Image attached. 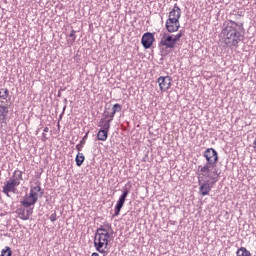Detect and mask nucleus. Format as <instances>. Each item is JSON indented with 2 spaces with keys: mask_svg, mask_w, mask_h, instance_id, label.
<instances>
[{
  "mask_svg": "<svg viewBox=\"0 0 256 256\" xmlns=\"http://www.w3.org/2000/svg\"><path fill=\"white\" fill-rule=\"evenodd\" d=\"M243 23L227 20L223 23L221 35L227 47H239V43L245 39Z\"/></svg>",
  "mask_w": 256,
  "mask_h": 256,
  "instance_id": "f257e3e1",
  "label": "nucleus"
},
{
  "mask_svg": "<svg viewBox=\"0 0 256 256\" xmlns=\"http://www.w3.org/2000/svg\"><path fill=\"white\" fill-rule=\"evenodd\" d=\"M203 157L206 159V163L198 166V171L200 173L221 175V172H219L217 168V163H219V153L217 150H215V148H207L203 153Z\"/></svg>",
  "mask_w": 256,
  "mask_h": 256,
  "instance_id": "f03ea898",
  "label": "nucleus"
},
{
  "mask_svg": "<svg viewBox=\"0 0 256 256\" xmlns=\"http://www.w3.org/2000/svg\"><path fill=\"white\" fill-rule=\"evenodd\" d=\"M198 175V185H199V193L203 197L209 195L211 193V185H214L219 181V175L211 174L207 172L200 173L197 172Z\"/></svg>",
  "mask_w": 256,
  "mask_h": 256,
  "instance_id": "7ed1b4c3",
  "label": "nucleus"
},
{
  "mask_svg": "<svg viewBox=\"0 0 256 256\" xmlns=\"http://www.w3.org/2000/svg\"><path fill=\"white\" fill-rule=\"evenodd\" d=\"M43 195H45V190L41 188V182H37L36 186L30 187L29 195H26L20 203L24 209L35 207V204Z\"/></svg>",
  "mask_w": 256,
  "mask_h": 256,
  "instance_id": "20e7f679",
  "label": "nucleus"
},
{
  "mask_svg": "<svg viewBox=\"0 0 256 256\" xmlns=\"http://www.w3.org/2000/svg\"><path fill=\"white\" fill-rule=\"evenodd\" d=\"M185 35V30H180L177 35L164 32L159 42V47H166V49H175V45L181 41V37Z\"/></svg>",
  "mask_w": 256,
  "mask_h": 256,
  "instance_id": "39448f33",
  "label": "nucleus"
},
{
  "mask_svg": "<svg viewBox=\"0 0 256 256\" xmlns=\"http://www.w3.org/2000/svg\"><path fill=\"white\" fill-rule=\"evenodd\" d=\"M111 238L110 233L95 234L94 236V247L98 253H107L106 249H109V239Z\"/></svg>",
  "mask_w": 256,
  "mask_h": 256,
  "instance_id": "423d86ee",
  "label": "nucleus"
},
{
  "mask_svg": "<svg viewBox=\"0 0 256 256\" xmlns=\"http://www.w3.org/2000/svg\"><path fill=\"white\" fill-rule=\"evenodd\" d=\"M129 196V188H124L123 193L119 197L115 209H114V217H117L121 213V209H123V206L125 205V201H127V197Z\"/></svg>",
  "mask_w": 256,
  "mask_h": 256,
  "instance_id": "0eeeda50",
  "label": "nucleus"
},
{
  "mask_svg": "<svg viewBox=\"0 0 256 256\" xmlns=\"http://www.w3.org/2000/svg\"><path fill=\"white\" fill-rule=\"evenodd\" d=\"M17 187H19V184L15 182V180H12L10 178L8 181L4 183L2 193H4V195H7V197H10L9 193H16Z\"/></svg>",
  "mask_w": 256,
  "mask_h": 256,
  "instance_id": "6e6552de",
  "label": "nucleus"
},
{
  "mask_svg": "<svg viewBox=\"0 0 256 256\" xmlns=\"http://www.w3.org/2000/svg\"><path fill=\"white\" fill-rule=\"evenodd\" d=\"M155 43V35L151 32H146L142 35L141 44L144 49H151Z\"/></svg>",
  "mask_w": 256,
  "mask_h": 256,
  "instance_id": "1a4fd4ad",
  "label": "nucleus"
},
{
  "mask_svg": "<svg viewBox=\"0 0 256 256\" xmlns=\"http://www.w3.org/2000/svg\"><path fill=\"white\" fill-rule=\"evenodd\" d=\"M171 77L170 76H160L157 80V83L159 84L160 91H169L171 89Z\"/></svg>",
  "mask_w": 256,
  "mask_h": 256,
  "instance_id": "9d476101",
  "label": "nucleus"
},
{
  "mask_svg": "<svg viewBox=\"0 0 256 256\" xmlns=\"http://www.w3.org/2000/svg\"><path fill=\"white\" fill-rule=\"evenodd\" d=\"M165 27L168 33H177L181 29V23L177 20H166Z\"/></svg>",
  "mask_w": 256,
  "mask_h": 256,
  "instance_id": "9b49d317",
  "label": "nucleus"
},
{
  "mask_svg": "<svg viewBox=\"0 0 256 256\" xmlns=\"http://www.w3.org/2000/svg\"><path fill=\"white\" fill-rule=\"evenodd\" d=\"M181 19V8L177 6V4L174 5L173 9L170 11L168 16V21H179Z\"/></svg>",
  "mask_w": 256,
  "mask_h": 256,
  "instance_id": "f8f14e48",
  "label": "nucleus"
},
{
  "mask_svg": "<svg viewBox=\"0 0 256 256\" xmlns=\"http://www.w3.org/2000/svg\"><path fill=\"white\" fill-rule=\"evenodd\" d=\"M5 101L0 100V123H5V119H7V115H9V106L3 105Z\"/></svg>",
  "mask_w": 256,
  "mask_h": 256,
  "instance_id": "ddd939ff",
  "label": "nucleus"
},
{
  "mask_svg": "<svg viewBox=\"0 0 256 256\" xmlns=\"http://www.w3.org/2000/svg\"><path fill=\"white\" fill-rule=\"evenodd\" d=\"M109 231H113V227L111 226V223H106L97 228L95 235H105V233H109Z\"/></svg>",
  "mask_w": 256,
  "mask_h": 256,
  "instance_id": "4468645a",
  "label": "nucleus"
},
{
  "mask_svg": "<svg viewBox=\"0 0 256 256\" xmlns=\"http://www.w3.org/2000/svg\"><path fill=\"white\" fill-rule=\"evenodd\" d=\"M10 179L15 181L16 184L21 185V181H23V171L19 169L15 170Z\"/></svg>",
  "mask_w": 256,
  "mask_h": 256,
  "instance_id": "2eb2a0df",
  "label": "nucleus"
},
{
  "mask_svg": "<svg viewBox=\"0 0 256 256\" xmlns=\"http://www.w3.org/2000/svg\"><path fill=\"white\" fill-rule=\"evenodd\" d=\"M108 137H109V132L105 130H99L97 133L98 141H107Z\"/></svg>",
  "mask_w": 256,
  "mask_h": 256,
  "instance_id": "dca6fc26",
  "label": "nucleus"
},
{
  "mask_svg": "<svg viewBox=\"0 0 256 256\" xmlns=\"http://www.w3.org/2000/svg\"><path fill=\"white\" fill-rule=\"evenodd\" d=\"M75 161H76L77 167H81V165L85 163V156L83 155V153L78 152L76 155Z\"/></svg>",
  "mask_w": 256,
  "mask_h": 256,
  "instance_id": "f3484780",
  "label": "nucleus"
},
{
  "mask_svg": "<svg viewBox=\"0 0 256 256\" xmlns=\"http://www.w3.org/2000/svg\"><path fill=\"white\" fill-rule=\"evenodd\" d=\"M17 215H19L20 219H22V221H28L29 220V215L25 214V209L23 208H18L16 210Z\"/></svg>",
  "mask_w": 256,
  "mask_h": 256,
  "instance_id": "a211bd4d",
  "label": "nucleus"
},
{
  "mask_svg": "<svg viewBox=\"0 0 256 256\" xmlns=\"http://www.w3.org/2000/svg\"><path fill=\"white\" fill-rule=\"evenodd\" d=\"M236 256H251V252L249 250H247V248H245V247H240L236 251Z\"/></svg>",
  "mask_w": 256,
  "mask_h": 256,
  "instance_id": "6ab92c4d",
  "label": "nucleus"
},
{
  "mask_svg": "<svg viewBox=\"0 0 256 256\" xmlns=\"http://www.w3.org/2000/svg\"><path fill=\"white\" fill-rule=\"evenodd\" d=\"M7 97H9V89L1 88L0 89V101H7Z\"/></svg>",
  "mask_w": 256,
  "mask_h": 256,
  "instance_id": "aec40b11",
  "label": "nucleus"
},
{
  "mask_svg": "<svg viewBox=\"0 0 256 256\" xmlns=\"http://www.w3.org/2000/svg\"><path fill=\"white\" fill-rule=\"evenodd\" d=\"M122 109L123 108H122V106L119 103L114 104L113 107H112L111 119H114L115 113H120V111Z\"/></svg>",
  "mask_w": 256,
  "mask_h": 256,
  "instance_id": "412c9836",
  "label": "nucleus"
},
{
  "mask_svg": "<svg viewBox=\"0 0 256 256\" xmlns=\"http://www.w3.org/2000/svg\"><path fill=\"white\" fill-rule=\"evenodd\" d=\"M12 255H13V251L11 250V247L6 246L4 249H2L0 256H12Z\"/></svg>",
  "mask_w": 256,
  "mask_h": 256,
  "instance_id": "4be33fe9",
  "label": "nucleus"
},
{
  "mask_svg": "<svg viewBox=\"0 0 256 256\" xmlns=\"http://www.w3.org/2000/svg\"><path fill=\"white\" fill-rule=\"evenodd\" d=\"M65 109H67V98H64V107H63L62 113L59 116V121L63 119V116L65 115Z\"/></svg>",
  "mask_w": 256,
  "mask_h": 256,
  "instance_id": "5701e85b",
  "label": "nucleus"
},
{
  "mask_svg": "<svg viewBox=\"0 0 256 256\" xmlns=\"http://www.w3.org/2000/svg\"><path fill=\"white\" fill-rule=\"evenodd\" d=\"M109 129H111V124H108V122H105L101 130L106 131V133H109Z\"/></svg>",
  "mask_w": 256,
  "mask_h": 256,
  "instance_id": "b1692460",
  "label": "nucleus"
},
{
  "mask_svg": "<svg viewBox=\"0 0 256 256\" xmlns=\"http://www.w3.org/2000/svg\"><path fill=\"white\" fill-rule=\"evenodd\" d=\"M75 33H77V31L72 29L71 33L69 34V37L72 38V43H75V40L77 39V36L75 35Z\"/></svg>",
  "mask_w": 256,
  "mask_h": 256,
  "instance_id": "393cba45",
  "label": "nucleus"
},
{
  "mask_svg": "<svg viewBox=\"0 0 256 256\" xmlns=\"http://www.w3.org/2000/svg\"><path fill=\"white\" fill-rule=\"evenodd\" d=\"M89 137V131H87L85 133V135L83 136V138L80 140V143H82V145H85V143L87 142V139Z\"/></svg>",
  "mask_w": 256,
  "mask_h": 256,
  "instance_id": "a878e982",
  "label": "nucleus"
},
{
  "mask_svg": "<svg viewBox=\"0 0 256 256\" xmlns=\"http://www.w3.org/2000/svg\"><path fill=\"white\" fill-rule=\"evenodd\" d=\"M50 221L52 223H55V221H57V212L54 211L51 215H50Z\"/></svg>",
  "mask_w": 256,
  "mask_h": 256,
  "instance_id": "bb28decb",
  "label": "nucleus"
},
{
  "mask_svg": "<svg viewBox=\"0 0 256 256\" xmlns=\"http://www.w3.org/2000/svg\"><path fill=\"white\" fill-rule=\"evenodd\" d=\"M83 147H85V144H82L81 142L78 145H76L78 153H80V151H83Z\"/></svg>",
  "mask_w": 256,
  "mask_h": 256,
  "instance_id": "cd10ccee",
  "label": "nucleus"
},
{
  "mask_svg": "<svg viewBox=\"0 0 256 256\" xmlns=\"http://www.w3.org/2000/svg\"><path fill=\"white\" fill-rule=\"evenodd\" d=\"M103 117L105 119H111V113L109 111L105 110L103 113Z\"/></svg>",
  "mask_w": 256,
  "mask_h": 256,
  "instance_id": "c85d7f7f",
  "label": "nucleus"
},
{
  "mask_svg": "<svg viewBox=\"0 0 256 256\" xmlns=\"http://www.w3.org/2000/svg\"><path fill=\"white\" fill-rule=\"evenodd\" d=\"M26 215H28V219H29L30 215H33V206H32V208L30 207L29 209L26 210Z\"/></svg>",
  "mask_w": 256,
  "mask_h": 256,
  "instance_id": "c756f323",
  "label": "nucleus"
},
{
  "mask_svg": "<svg viewBox=\"0 0 256 256\" xmlns=\"http://www.w3.org/2000/svg\"><path fill=\"white\" fill-rule=\"evenodd\" d=\"M105 119L106 118L104 117L99 121L98 127H103V125H105Z\"/></svg>",
  "mask_w": 256,
  "mask_h": 256,
  "instance_id": "7c9ffc66",
  "label": "nucleus"
},
{
  "mask_svg": "<svg viewBox=\"0 0 256 256\" xmlns=\"http://www.w3.org/2000/svg\"><path fill=\"white\" fill-rule=\"evenodd\" d=\"M42 141H47V134L45 133L42 134Z\"/></svg>",
  "mask_w": 256,
  "mask_h": 256,
  "instance_id": "2f4dec72",
  "label": "nucleus"
},
{
  "mask_svg": "<svg viewBox=\"0 0 256 256\" xmlns=\"http://www.w3.org/2000/svg\"><path fill=\"white\" fill-rule=\"evenodd\" d=\"M111 121H113V118H110L108 120H105L106 123H108L110 125Z\"/></svg>",
  "mask_w": 256,
  "mask_h": 256,
  "instance_id": "473e14b6",
  "label": "nucleus"
},
{
  "mask_svg": "<svg viewBox=\"0 0 256 256\" xmlns=\"http://www.w3.org/2000/svg\"><path fill=\"white\" fill-rule=\"evenodd\" d=\"M44 133H49V127L44 128Z\"/></svg>",
  "mask_w": 256,
  "mask_h": 256,
  "instance_id": "72a5a7b5",
  "label": "nucleus"
},
{
  "mask_svg": "<svg viewBox=\"0 0 256 256\" xmlns=\"http://www.w3.org/2000/svg\"><path fill=\"white\" fill-rule=\"evenodd\" d=\"M91 256H99V253L93 252Z\"/></svg>",
  "mask_w": 256,
  "mask_h": 256,
  "instance_id": "f704fd0d",
  "label": "nucleus"
},
{
  "mask_svg": "<svg viewBox=\"0 0 256 256\" xmlns=\"http://www.w3.org/2000/svg\"><path fill=\"white\" fill-rule=\"evenodd\" d=\"M236 15H237V17H241V14H240V12H237V14H236Z\"/></svg>",
  "mask_w": 256,
  "mask_h": 256,
  "instance_id": "c9c22d12",
  "label": "nucleus"
},
{
  "mask_svg": "<svg viewBox=\"0 0 256 256\" xmlns=\"http://www.w3.org/2000/svg\"><path fill=\"white\" fill-rule=\"evenodd\" d=\"M170 224H171V225H175V222H171V221H170Z\"/></svg>",
  "mask_w": 256,
  "mask_h": 256,
  "instance_id": "e433bc0d",
  "label": "nucleus"
},
{
  "mask_svg": "<svg viewBox=\"0 0 256 256\" xmlns=\"http://www.w3.org/2000/svg\"><path fill=\"white\" fill-rule=\"evenodd\" d=\"M58 97H61V92L58 93Z\"/></svg>",
  "mask_w": 256,
  "mask_h": 256,
  "instance_id": "4c0bfd02",
  "label": "nucleus"
},
{
  "mask_svg": "<svg viewBox=\"0 0 256 256\" xmlns=\"http://www.w3.org/2000/svg\"><path fill=\"white\" fill-rule=\"evenodd\" d=\"M59 127H61V125L58 123V129H59Z\"/></svg>",
  "mask_w": 256,
  "mask_h": 256,
  "instance_id": "58836bf2",
  "label": "nucleus"
}]
</instances>
